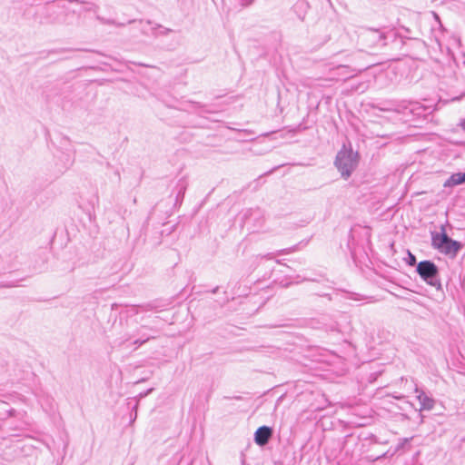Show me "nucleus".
I'll return each instance as SVG.
<instances>
[{
	"label": "nucleus",
	"mask_w": 465,
	"mask_h": 465,
	"mask_svg": "<svg viewBox=\"0 0 465 465\" xmlns=\"http://www.w3.org/2000/svg\"><path fill=\"white\" fill-rule=\"evenodd\" d=\"M431 245L440 253L451 258H454L461 249V243L450 238L444 226L440 227V232L431 233Z\"/></svg>",
	"instance_id": "1"
},
{
	"label": "nucleus",
	"mask_w": 465,
	"mask_h": 465,
	"mask_svg": "<svg viewBox=\"0 0 465 465\" xmlns=\"http://www.w3.org/2000/svg\"><path fill=\"white\" fill-rule=\"evenodd\" d=\"M336 165L339 171L341 173V175L344 178H347L350 176L351 171L355 168L356 161L350 153L341 152L337 156Z\"/></svg>",
	"instance_id": "2"
},
{
	"label": "nucleus",
	"mask_w": 465,
	"mask_h": 465,
	"mask_svg": "<svg viewBox=\"0 0 465 465\" xmlns=\"http://www.w3.org/2000/svg\"><path fill=\"white\" fill-rule=\"evenodd\" d=\"M417 272L422 279L428 280L437 275L438 268L432 262L423 261L418 263Z\"/></svg>",
	"instance_id": "3"
},
{
	"label": "nucleus",
	"mask_w": 465,
	"mask_h": 465,
	"mask_svg": "<svg viewBox=\"0 0 465 465\" xmlns=\"http://www.w3.org/2000/svg\"><path fill=\"white\" fill-rule=\"evenodd\" d=\"M272 436V430L267 426H262L258 428L254 434L255 443L259 446H264L268 443L269 440Z\"/></svg>",
	"instance_id": "4"
},
{
	"label": "nucleus",
	"mask_w": 465,
	"mask_h": 465,
	"mask_svg": "<svg viewBox=\"0 0 465 465\" xmlns=\"http://www.w3.org/2000/svg\"><path fill=\"white\" fill-rule=\"evenodd\" d=\"M465 183V173H453L445 183V187H453Z\"/></svg>",
	"instance_id": "5"
},
{
	"label": "nucleus",
	"mask_w": 465,
	"mask_h": 465,
	"mask_svg": "<svg viewBox=\"0 0 465 465\" xmlns=\"http://www.w3.org/2000/svg\"><path fill=\"white\" fill-rule=\"evenodd\" d=\"M419 399L421 400L423 399V403H422V408L423 409H427V410H430L433 407V401L427 398L426 396H419Z\"/></svg>",
	"instance_id": "6"
}]
</instances>
